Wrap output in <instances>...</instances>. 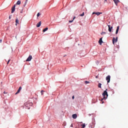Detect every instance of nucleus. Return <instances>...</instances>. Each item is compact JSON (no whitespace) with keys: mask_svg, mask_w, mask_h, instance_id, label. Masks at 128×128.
<instances>
[{"mask_svg":"<svg viewBox=\"0 0 128 128\" xmlns=\"http://www.w3.org/2000/svg\"><path fill=\"white\" fill-rule=\"evenodd\" d=\"M118 30H120V26H118L117 27V28L116 30V34H118Z\"/></svg>","mask_w":128,"mask_h":128,"instance_id":"14","label":"nucleus"},{"mask_svg":"<svg viewBox=\"0 0 128 128\" xmlns=\"http://www.w3.org/2000/svg\"><path fill=\"white\" fill-rule=\"evenodd\" d=\"M118 42V37L116 38H113L112 39V44H114L115 42Z\"/></svg>","mask_w":128,"mask_h":128,"instance_id":"4","label":"nucleus"},{"mask_svg":"<svg viewBox=\"0 0 128 128\" xmlns=\"http://www.w3.org/2000/svg\"><path fill=\"white\" fill-rule=\"evenodd\" d=\"M113 0L116 6H118V2H120V0Z\"/></svg>","mask_w":128,"mask_h":128,"instance_id":"11","label":"nucleus"},{"mask_svg":"<svg viewBox=\"0 0 128 128\" xmlns=\"http://www.w3.org/2000/svg\"><path fill=\"white\" fill-rule=\"evenodd\" d=\"M86 84H90V82L88 81H85Z\"/></svg>","mask_w":128,"mask_h":128,"instance_id":"23","label":"nucleus"},{"mask_svg":"<svg viewBox=\"0 0 128 128\" xmlns=\"http://www.w3.org/2000/svg\"><path fill=\"white\" fill-rule=\"evenodd\" d=\"M32 102H26L24 103V106L26 108H28V110H30V106H32Z\"/></svg>","mask_w":128,"mask_h":128,"instance_id":"2","label":"nucleus"},{"mask_svg":"<svg viewBox=\"0 0 128 128\" xmlns=\"http://www.w3.org/2000/svg\"><path fill=\"white\" fill-rule=\"evenodd\" d=\"M106 32H102V33H101V34L102 36V34H106Z\"/></svg>","mask_w":128,"mask_h":128,"instance_id":"25","label":"nucleus"},{"mask_svg":"<svg viewBox=\"0 0 128 128\" xmlns=\"http://www.w3.org/2000/svg\"><path fill=\"white\" fill-rule=\"evenodd\" d=\"M73 118L76 119L78 118V115L76 114H73L72 116Z\"/></svg>","mask_w":128,"mask_h":128,"instance_id":"15","label":"nucleus"},{"mask_svg":"<svg viewBox=\"0 0 128 128\" xmlns=\"http://www.w3.org/2000/svg\"><path fill=\"white\" fill-rule=\"evenodd\" d=\"M98 43L102 45V38H100L99 41H98Z\"/></svg>","mask_w":128,"mask_h":128,"instance_id":"13","label":"nucleus"},{"mask_svg":"<svg viewBox=\"0 0 128 128\" xmlns=\"http://www.w3.org/2000/svg\"><path fill=\"white\" fill-rule=\"evenodd\" d=\"M40 26H42V21H40L39 22H38L36 24V28H40Z\"/></svg>","mask_w":128,"mask_h":128,"instance_id":"10","label":"nucleus"},{"mask_svg":"<svg viewBox=\"0 0 128 128\" xmlns=\"http://www.w3.org/2000/svg\"><path fill=\"white\" fill-rule=\"evenodd\" d=\"M21 90H22V86H20L17 92L15 94H20Z\"/></svg>","mask_w":128,"mask_h":128,"instance_id":"9","label":"nucleus"},{"mask_svg":"<svg viewBox=\"0 0 128 128\" xmlns=\"http://www.w3.org/2000/svg\"><path fill=\"white\" fill-rule=\"evenodd\" d=\"M106 90H108V89H106L102 94L104 100H106V98H108V92H106Z\"/></svg>","mask_w":128,"mask_h":128,"instance_id":"1","label":"nucleus"},{"mask_svg":"<svg viewBox=\"0 0 128 128\" xmlns=\"http://www.w3.org/2000/svg\"><path fill=\"white\" fill-rule=\"evenodd\" d=\"M98 88H102V84L99 83L98 84Z\"/></svg>","mask_w":128,"mask_h":128,"instance_id":"17","label":"nucleus"},{"mask_svg":"<svg viewBox=\"0 0 128 128\" xmlns=\"http://www.w3.org/2000/svg\"><path fill=\"white\" fill-rule=\"evenodd\" d=\"M4 94H7L6 92H4Z\"/></svg>","mask_w":128,"mask_h":128,"instance_id":"34","label":"nucleus"},{"mask_svg":"<svg viewBox=\"0 0 128 128\" xmlns=\"http://www.w3.org/2000/svg\"><path fill=\"white\" fill-rule=\"evenodd\" d=\"M48 30V28H45L42 30L43 32H46V30Z\"/></svg>","mask_w":128,"mask_h":128,"instance_id":"16","label":"nucleus"},{"mask_svg":"<svg viewBox=\"0 0 128 128\" xmlns=\"http://www.w3.org/2000/svg\"><path fill=\"white\" fill-rule=\"evenodd\" d=\"M70 126H71L72 128V127L74 126L72 125V124H71Z\"/></svg>","mask_w":128,"mask_h":128,"instance_id":"31","label":"nucleus"},{"mask_svg":"<svg viewBox=\"0 0 128 128\" xmlns=\"http://www.w3.org/2000/svg\"><path fill=\"white\" fill-rule=\"evenodd\" d=\"M104 98L101 100L100 104H104Z\"/></svg>","mask_w":128,"mask_h":128,"instance_id":"22","label":"nucleus"},{"mask_svg":"<svg viewBox=\"0 0 128 128\" xmlns=\"http://www.w3.org/2000/svg\"><path fill=\"white\" fill-rule=\"evenodd\" d=\"M80 16H84V12H83L82 14L80 15Z\"/></svg>","mask_w":128,"mask_h":128,"instance_id":"20","label":"nucleus"},{"mask_svg":"<svg viewBox=\"0 0 128 128\" xmlns=\"http://www.w3.org/2000/svg\"><path fill=\"white\" fill-rule=\"evenodd\" d=\"M20 0H18L16 4H20Z\"/></svg>","mask_w":128,"mask_h":128,"instance_id":"19","label":"nucleus"},{"mask_svg":"<svg viewBox=\"0 0 128 128\" xmlns=\"http://www.w3.org/2000/svg\"><path fill=\"white\" fill-rule=\"evenodd\" d=\"M104 2H108V0H104Z\"/></svg>","mask_w":128,"mask_h":128,"instance_id":"35","label":"nucleus"},{"mask_svg":"<svg viewBox=\"0 0 128 128\" xmlns=\"http://www.w3.org/2000/svg\"><path fill=\"white\" fill-rule=\"evenodd\" d=\"M26 4H28V0H26V1L25 2V6Z\"/></svg>","mask_w":128,"mask_h":128,"instance_id":"26","label":"nucleus"},{"mask_svg":"<svg viewBox=\"0 0 128 128\" xmlns=\"http://www.w3.org/2000/svg\"><path fill=\"white\" fill-rule=\"evenodd\" d=\"M16 26H17V24H20V20H18V18H16Z\"/></svg>","mask_w":128,"mask_h":128,"instance_id":"12","label":"nucleus"},{"mask_svg":"<svg viewBox=\"0 0 128 128\" xmlns=\"http://www.w3.org/2000/svg\"><path fill=\"white\" fill-rule=\"evenodd\" d=\"M75 19H76V16H74V18H73L72 20H74Z\"/></svg>","mask_w":128,"mask_h":128,"instance_id":"29","label":"nucleus"},{"mask_svg":"<svg viewBox=\"0 0 128 128\" xmlns=\"http://www.w3.org/2000/svg\"><path fill=\"white\" fill-rule=\"evenodd\" d=\"M72 100H74V96H72Z\"/></svg>","mask_w":128,"mask_h":128,"instance_id":"30","label":"nucleus"},{"mask_svg":"<svg viewBox=\"0 0 128 128\" xmlns=\"http://www.w3.org/2000/svg\"><path fill=\"white\" fill-rule=\"evenodd\" d=\"M106 80H107L108 84L110 82V76L108 75L106 77Z\"/></svg>","mask_w":128,"mask_h":128,"instance_id":"3","label":"nucleus"},{"mask_svg":"<svg viewBox=\"0 0 128 128\" xmlns=\"http://www.w3.org/2000/svg\"><path fill=\"white\" fill-rule=\"evenodd\" d=\"M40 16V12L38 13V14H37L38 18V16Z\"/></svg>","mask_w":128,"mask_h":128,"instance_id":"24","label":"nucleus"},{"mask_svg":"<svg viewBox=\"0 0 128 128\" xmlns=\"http://www.w3.org/2000/svg\"><path fill=\"white\" fill-rule=\"evenodd\" d=\"M2 42V40H0V43H1V42Z\"/></svg>","mask_w":128,"mask_h":128,"instance_id":"32","label":"nucleus"},{"mask_svg":"<svg viewBox=\"0 0 128 128\" xmlns=\"http://www.w3.org/2000/svg\"><path fill=\"white\" fill-rule=\"evenodd\" d=\"M108 32H112V26H110V25H108Z\"/></svg>","mask_w":128,"mask_h":128,"instance_id":"8","label":"nucleus"},{"mask_svg":"<svg viewBox=\"0 0 128 128\" xmlns=\"http://www.w3.org/2000/svg\"><path fill=\"white\" fill-rule=\"evenodd\" d=\"M32 56H30L28 58H27V60H26V62H30V60H32Z\"/></svg>","mask_w":128,"mask_h":128,"instance_id":"6","label":"nucleus"},{"mask_svg":"<svg viewBox=\"0 0 128 128\" xmlns=\"http://www.w3.org/2000/svg\"><path fill=\"white\" fill-rule=\"evenodd\" d=\"M72 22H74V20H69V22H70V23Z\"/></svg>","mask_w":128,"mask_h":128,"instance_id":"28","label":"nucleus"},{"mask_svg":"<svg viewBox=\"0 0 128 128\" xmlns=\"http://www.w3.org/2000/svg\"><path fill=\"white\" fill-rule=\"evenodd\" d=\"M10 62V60H9L7 62V64H8V63Z\"/></svg>","mask_w":128,"mask_h":128,"instance_id":"27","label":"nucleus"},{"mask_svg":"<svg viewBox=\"0 0 128 128\" xmlns=\"http://www.w3.org/2000/svg\"><path fill=\"white\" fill-rule=\"evenodd\" d=\"M16 10V4H14L12 8V14H14Z\"/></svg>","mask_w":128,"mask_h":128,"instance_id":"5","label":"nucleus"},{"mask_svg":"<svg viewBox=\"0 0 128 128\" xmlns=\"http://www.w3.org/2000/svg\"><path fill=\"white\" fill-rule=\"evenodd\" d=\"M102 12H93L92 14H96V16H100V14H102Z\"/></svg>","mask_w":128,"mask_h":128,"instance_id":"7","label":"nucleus"},{"mask_svg":"<svg viewBox=\"0 0 128 128\" xmlns=\"http://www.w3.org/2000/svg\"><path fill=\"white\" fill-rule=\"evenodd\" d=\"M9 18H10V16Z\"/></svg>","mask_w":128,"mask_h":128,"instance_id":"36","label":"nucleus"},{"mask_svg":"<svg viewBox=\"0 0 128 128\" xmlns=\"http://www.w3.org/2000/svg\"><path fill=\"white\" fill-rule=\"evenodd\" d=\"M44 90H41V94H42V96L44 95Z\"/></svg>","mask_w":128,"mask_h":128,"instance_id":"21","label":"nucleus"},{"mask_svg":"<svg viewBox=\"0 0 128 128\" xmlns=\"http://www.w3.org/2000/svg\"><path fill=\"white\" fill-rule=\"evenodd\" d=\"M82 128H86V124H83L82 125Z\"/></svg>","mask_w":128,"mask_h":128,"instance_id":"18","label":"nucleus"},{"mask_svg":"<svg viewBox=\"0 0 128 128\" xmlns=\"http://www.w3.org/2000/svg\"><path fill=\"white\" fill-rule=\"evenodd\" d=\"M98 76H96V78H98Z\"/></svg>","mask_w":128,"mask_h":128,"instance_id":"33","label":"nucleus"}]
</instances>
